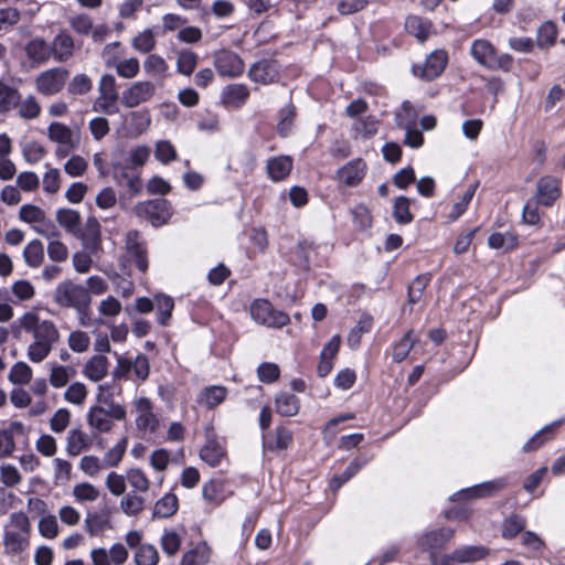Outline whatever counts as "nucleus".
I'll return each instance as SVG.
<instances>
[{
	"mask_svg": "<svg viewBox=\"0 0 565 565\" xmlns=\"http://www.w3.org/2000/svg\"><path fill=\"white\" fill-rule=\"evenodd\" d=\"M22 330L32 337L26 348V358L32 363L43 362L60 341V331L50 319H41L34 310L23 312L12 324V330Z\"/></svg>",
	"mask_w": 565,
	"mask_h": 565,
	"instance_id": "obj_1",
	"label": "nucleus"
},
{
	"mask_svg": "<svg viewBox=\"0 0 565 565\" xmlns=\"http://www.w3.org/2000/svg\"><path fill=\"white\" fill-rule=\"evenodd\" d=\"M32 525L24 512H12L3 525L4 554L18 556L25 553L31 543Z\"/></svg>",
	"mask_w": 565,
	"mask_h": 565,
	"instance_id": "obj_2",
	"label": "nucleus"
},
{
	"mask_svg": "<svg viewBox=\"0 0 565 565\" xmlns=\"http://www.w3.org/2000/svg\"><path fill=\"white\" fill-rule=\"evenodd\" d=\"M54 301L61 307L74 308L78 313H82L90 305V295L84 286L67 280L56 287Z\"/></svg>",
	"mask_w": 565,
	"mask_h": 565,
	"instance_id": "obj_3",
	"label": "nucleus"
},
{
	"mask_svg": "<svg viewBox=\"0 0 565 565\" xmlns=\"http://www.w3.org/2000/svg\"><path fill=\"white\" fill-rule=\"evenodd\" d=\"M127 412L124 405H113L105 407L104 405H93L87 412L88 426L99 433H109L115 422L125 420Z\"/></svg>",
	"mask_w": 565,
	"mask_h": 565,
	"instance_id": "obj_4",
	"label": "nucleus"
},
{
	"mask_svg": "<svg viewBox=\"0 0 565 565\" xmlns=\"http://www.w3.org/2000/svg\"><path fill=\"white\" fill-rule=\"evenodd\" d=\"M47 138L57 145L54 152L57 159L66 158L71 152L77 150L81 143L79 132L60 121L49 125Z\"/></svg>",
	"mask_w": 565,
	"mask_h": 565,
	"instance_id": "obj_5",
	"label": "nucleus"
},
{
	"mask_svg": "<svg viewBox=\"0 0 565 565\" xmlns=\"http://www.w3.org/2000/svg\"><path fill=\"white\" fill-rule=\"evenodd\" d=\"M119 94L116 78L111 74H104L98 81V96L93 104V110L106 115H114L118 111L117 102Z\"/></svg>",
	"mask_w": 565,
	"mask_h": 565,
	"instance_id": "obj_6",
	"label": "nucleus"
},
{
	"mask_svg": "<svg viewBox=\"0 0 565 565\" xmlns=\"http://www.w3.org/2000/svg\"><path fill=\"white\" fill-rule=\"evenodd\" d=\"M249 315L259 324L269 328H282L290 322L289 316L276 310L271 303L265 299H257L249 306Z\"/></svg>",
	"mask_w": 565,
	"mask_h": 565,
	"instance_id": "obj_7",
	"label": "nucleus"
},
{
	"mask_svg": "<svg viewBox=\"0 0 565 565\" xmlns=\"http://www.w3.org/2000/svg\"><path fill=\"white\" fill-rule=\"evenodd\" d=\"M68 71L64 67H53L41 72L34 78V86L43 96H54L62 92L68 78Z\"/></svg>",
	"mask_w": 565,
	"mask_h": 565,
	"instance_id": "obj_8",
	"label": "nucleus"
},
{
	"mask_svg": "<svg viewBox=\"0 0 565 565\" xmlns=\"http://www.w3.org/2000/svg\"><path fill=\"white\" fill-rule=\"evenodd\" d=\"M134 212L153 226H161L171 217L170 204L164 199L140 202L134 207Z\"/></svg>",
	"mask_w": 565,
	"mask_h": 565,
	"instance_id": "obj_9",
	"label": "nucleus"
},
{
	"mask_svg": "<svg viewBox=\"0 0 565 565\" xmlns=\"http://www.w3.org/2000/svg\"><path fill=\"white\" fill-rule=\"evenodd\" d=\"M562 194V181L553 175H543L536 181L533 200L536 204L551 207Z\"/></svg>",
	"mask_w": 565,
	"mask_h": 565,
	"instance_id": "obj_10",
	"label": "nucleus"
},
{
	"mask_svg": "<svg viewBox=\"0 0 565 565\" xmlns=\"http://www.w3.org/2000/svg\"><path fill=\"white\" fill-rule=\"evenodd\" d=\"M156 93V85L150 81H138L129 85L121 94V103L127 108H135L149 102Z\"/></svg>",
	"mask_w": 565,
	"mask_h": 565,
	"instance_id": "obj_11",
	"label": "nucleus"
},
{
	"mask_svg": "<svg viewBox=\"0 0 565 565\" xmlns=\"http://www.w3.org/2000/svg\"><path fill=\"white\" fill-rule=\"evenodd\" d=\"M135 424L138 430L153 433L159 426V419L153 413V405L147 397L140 396L134 402Z\"/></svg>",
	"mask_w": 565,
	"mask_h": 565,
	"instance_id": "obj_12",
	"label": "nucleus"
},
{
	"mask_svg": "<svg viewBox=\"0 0 565 565\" xmlns=\"http://www.w3.org/2000/svg\"><path fill=\"white\" fill-rule=\"evenodd\" d=\"M19 218L28 224L41 235L52 237L57 235V231L53 224L45 223V213L42 209L33 204H25L20 207Z\"/></svg>",
	"mask_w": 565,
	"mask_h": 565,
	"instance_id": "obj_13",
	"label": "nucleus"
},
{
	"mask_svg": "<svg viewBox=\"0 0 565 565\" xmlns=\"http://www.w3.org/2000/svg\"><path fill=\"white\" fill-rule=\"evenodd\" d=\"M448 62V55L445 50H435L425 60L423 66H413V72L423 79L433 81L445 70Z\"/></svg>",
	"mask_w": 565,
	"mask_h": 565,
	"instance_id": "obj_14",
	"label": "nucleus"
},
{
	"mask_svg": "<svg viewBox=\"0 0 565 565\" xmlns=\"http://www.w3.org/2000/svg\"><path fill=\"white\" fill-rule=\"evenodd\" d=\"M125 249L129 257L134 260L136 267L146 273L148 269L146 243L136 230H130L125 236Z\"/></svg>",
	"mask_w": 565,
	"mask_h": 565,
	"instance_id": "obj_15",
	"label": "nucleus"
},
{
	"mask_svg": "<svg viewBox=\"0 0 565 565\" xmlns=\"http://www.w3.org/2000/svg\"><path fill=\"white\" fill-rule=\"evenodd\" d=\"M455 531L450 527H441L423 534L417 543L423 551L430 554L431 559L435 558L438 551L443 550L447 543L454 537Z\"/></svg>",
	"mask_w": 565,
	"mask_h": 565,
	"instance_id": "obj_16",
	"label": "nucleus"
},
{
	"mask_svg": "<svg viewBox=\"0 0 565 565\" xmlns=\"http://www.w3.org/2000/svg\"><path fill=\"white\" fill-rule=\"evenodd\" d=\"M200 458L211 467H217L226 459L225 448L216 439L213 428L206 429V441L200 450Z\"/></svg>",
	"mask_w": 565,
	"mask_h": 565,
	"instance_id": "obj_17",
	"label": "nucleus"
},
{
	"mask_svg": "<svg viewBox=\"0 0 565 565\" xmlns=\"http://www.w3.org/2000/svg\"><path fill=\"white\" fill-rule=\"evenodd\" d=\"M244 61L233 52L223 51L215 60V67L222 76L235 77L244 72Z\"/></svg>",
	"mask_w": 565,
	"mask_h": 565,
	"instance_id": "obj_18",
	"label": "nucleus"
},
{
	"mask_svg": "<svg viewBox=\"0 0 565 565\" xmlns=\"http://www.w3.org/2000/svg\"><path fill=\"white\" fill-rule=\"evenodd\" d=\"M365 172L366 164L361 159H355L338 170L337 179L348 186H355L363 180Z\"/></svg>",
	"mask_w": 565,
	"mask_h": 565,
	"instance_id": "obj_19",
	"label": "nucleus"
},
{
	"mask_svg": "<svg viewBox=\"0 0 565 565\" xmlns=\"http://www.w3.org/2000/svg\"><path fill=\"white\" fill-rule=\"evenodd\" d=\"M92 438L82 429L74 428L67 433L65 451L71 457L79 456L92 447Z\"/></svg>",
	"mask_w": 565,
	"mask_h": 565,
	"instance_id": "obj_20",
	"label": "nucleus"
},
{
	"mask_svg": "<svg viewBox=\"0 0 565 565\" xmlns=\"http://www.w3.org/2000/svg\"><path fill=\"white\" fill-rule=\"evenodd\" d=\"M278 68L275 61L263 60L249 67V78L256 83L268 84L276 79Z\"/></svg>",
	"mask_w": 565,
	"mask_h": 565,
	"instance_id": "obj_21",
	"label": "nucleus"
},
{
	"mask_svg": "<svg viewBox=\"0 0 565 565\" xmlns=\"http://www.w3.org/2000/svg\"><path fill=\"white\" fill-rule=\"evenodd\" d=\"M76 375V369L72 365H63L57 362H51L49 364V377L50 385L54 388H63L67 386L70 381Z\"/></svg>",
	"mask_w": 565,
	"mask_h": 565,
	"instance_id": "obj_22",
	"label": "nucleus"
},
{
	"mask_svg": "<svg viewBox=\"0 0 565 565\" xmlns=\"http://www.w3.org/2000/svg\"><path fill=\"white\" fill-rule=\"evenodd\" d=\"M494 46L484 39L475 40L470 47L471 56L484 67H492L494 65Z\"/></svg>",
	"mask_w": 565,
	"mask_h": 565,
	"instance_id": "obj_23",
	"label": "nucleus"
},
{
	"mask_svg": "<svg viewBox=\"0 0 565 565\" xmlns=\"http://www.w3.org/2000/svg\"><path fill=\"white\" fill-rule=\"evenodd\" d=\"M489 548L481 545H465L450 553V558L457 564L478 562L486 558Z\"/></svg>",
	"mask_w": 565,
	"mask_h": 565,
	"instance_id": "obj_24",
	"label": "nucleus"
},
{
	"mask_svg": "<svg viewBox=\"0 0 565 565\" xmlns=\"http://www.w3.org/2000/svg\"><path fill=\"white\" fill-rule=\"evenodd\" d=\"M51 47L54 58L57 62H65L73 56L75 43L68 33L61 32L54 38Z\"/></svg>",
	"mask_w": 565,
	"mask_h": 565,
	"instance_id": "obj_25",
	"label": "nucleus"
},
{
	"mask_svg": "<svg viewBox=\"0 0 565 565\" xmlns=\"http://www.w3.org/2000/svg\"><path fill=\"white\" fill-rule=\"evenodd\" d=\"M25 53L32 62L43 64L50 60L52 47L44 39L34 38L26 43Z\"/></svg>",
	"mask_w": 565,
	"mask_h": 565,
	"instance_id": "obj_26",
	"label": "nucleus"
},
{
	"mask_svg": "<svg viewBox=\"0 0 565 565\" xmlns=\"http://www.w3.org/2000/svg\"><path fill=\"white\" fill-rule=\"evenodd\" d=\"M108 373V360L104 355H93L83 366L84 376L92 382L102 381Z\"/></svg>",
	"mask_w": 565,
	"mask_h": 565,
	"instance_id": "obj_27",
	"label": "nucleus"
},
{
	"mask_svg": "<svg viewBox=\"0 0 565 565\" xmlns=\"http://www.w3.org/2000/svg\"><path fill=\"white\" fill-rule=\"evenodd\" d=\"M292 169V159L289 156H278L268 159L267 172L273 181H281L286 179Z\"/></svg>",
	"mask_w": 565,
	"mask_h": 565,
	"instance_id": "obj_28",
	"label": "nucleus"
},
{
	"mask_svg": "<svg viewBox=\"0 0 565 565\" xmlns=\"http://www.w3.org/2000/svg\"><path fill=\"white\" fill-rule=\"evenodd\" d=\"M107 67H115L118 76L131 79L135 78L140 71L138 58L129 57L125 60H117L116 57H108L105 61Z\"/></svg>",
	"mask_w": 565,
	"mask_h": 565,
	"instance_id": "obj_29",
	"label": "nucleus"
},
{
	"mask_svg": "<svg viewBox=\"0 0 565 565\" xmlns=\"http://www.w3.org/2000/svg\"><path fill=\"white\" fill-rule=\"evenodd\" d=\"M227 390L221 385L204 387L196 397V403L206 408H214L226 397Z\"/></svg>",
	"mask_w": 565,
	"mask_h": 565,
	"instance_id": "obj_30",
	"label": "nucleus"
},
{
	"mask_svg": "<svg viewBox=\"0 0 565 565\" xmlns=\"http://www.w3.org/2000/svg\"><path fill=\"white\" fill-rule=\"evenodd\" d=\"M83 246L93 255H96L102 248L100 225L95 218L87 221L86 230L83 235Z\"/></svg>",
	"mask_w": 565,
	"mask_h": 565,
	"instance_id": "obj_31",
	"label": "nucleus"
},
{
	"mask_svg": "<svg viewBox=\"0 0 565 565\" xmlns=\"http://www.w3.org/2000/svg\"><path fill=\"white\" fill-rule=\"evenodd\" d=\"M505 486V480L500 478L462 490L458 492L457 495H471L475 498L490 497L501 491Z\"/></svg>",
	"mask_w": 565,
	"mask_h": 565,
	"instance_id": "obj_32",
	"label": "nucleus"
},
{
	"mask_svg": "<svg viewBox=\"0 0 565 565\" xmlns=\"http://www.w3.org/2000/svg\"><path fill=\"white\" fill-rule=\"evenodd\" d=\"M276 412L280 416L291 417L298 414L300 408L299 398L287 392H280L275 397Z\"/></svg>",
	"mask_w": 565,
	"mask_h": 565,
	"instance_id": "obj_33",
	"label": "nucleus"
},
{
	"mask_svg": "<svg viewBox=\"0 0 565 565\" xmlns=\"http://www.w3.org/2000/svg\"><path fill=\"white\" fill-rule=\"evenodd\" d=\"M247 97V88L243 84L227 85L222 93V102L227 107H241Z\"/></svg>",
	"mask_w": 565,
	"mask_h": 565,
	"instance_id": "obj_34",
	"label": "nucleus"
},
{
	"mask_svg": "<svg viewBox=\"0 0 565 565\" xmlns=\"http://www.w3.org/2000/svg\"><path fill=\"white\" fill-rule=\"evenodd\" d=\"M14 107L18 110L20 118L24 120H34L41 115V104L34 95H28L23 99H19Z\"/></svg>",
	"mask_w": 565,
	"mask_h": 565,
	"instance_id": "obj_35",
	"label": "nucleus"
},
{
	"mask_svg": "<svg viewBox=\"0 0 565 565\" xmlns=\"http://www.w3.org/2000/svg\"><path fill=\"white\" fill-rule=\"evenodd\" d=\"M121 391V386L115 382L99 384L96 393V405H104L105 407L120 405L119 403L115 402V396L119 395Z\"/></svg>",
	"mask_w": 565,
	"mask_h": 565,
	"instance_id": "obj_36",
	"label": "nucleus"
},
{
	"mask_svg": "<svg viewBox=\"0 0 565 565\" xmlns=\"http://www.w3.org/2000/svg\"><path fill=\"white\" fill-rule=\"evenodd\" d=\"M210 547L202 542L183 554L181 565H205L210 561Z\"/></svg>",
	"mask_w": 565,
	"mask_h": 565,
	"instance_id": "obj_37",
	"label": "nucleus"
},
{
	"mask_svg": "<svg viewBox=\"0 0 565 565\" xmlns=\"http://www.w3.org/2000/svg\"><path fill=\"white\" fill-rule=\"evenodd\" d=\"M25 264L31 268H38L44 260V246L41 241L29 242L22 253Z\"/></svg>",
	"mask_w": 565,
	"mask_h": 565,
	"instance_id": "obj_38",
	"label": "nucleus"
},
{
	"mask_svg": "<svg viewBox=\"0 0 565 565\" xmlns=\"http://www.w3.org/2000/svg\"><path fill=\"white\" fill-rule=\"evenodd\" d=\"M143 70L151 77L164 79L168 76L169 65L162 56L149 54L143 62Z\"/></svg>",
	"mask_w": 565,
	"mask_h": 565,
	"instance_id": "obj_39",
	"label": "nucleus"
},
{
	"mask_svg": "<svg viewBox=\"0 0 565 565\" xmlns=\"http://www.w3.org/2000/svg\"><path fill=\"white\" fill-rule=\"evenodd\" d=\"M179 508V501L174 493H166L159 499L153 508V516L170 518L174 515Z\"/></svg>",
	"mask_w": 565,
	"mask_h": 565,
	"instance_id": "obj_40",
	"label": "nucleus"
},
{
	"mask_svg": "<svg viewBox=\"0 0 565 565\" xmlns=\"http://www.w3.org/2000/svg\"><path fill=\"white\" fill-rule=\"evenodd\" d=\"M154 308L157 309V320L161 326H167L172 316L174 301L170 296L157 294L154 296Z\"/></svg>",
	"mask_w": 565,
	"mask_h": 565,
	"instance_id": "obj_41",
	"label": "nucleus"
},
{
	"mask_svg": "<svg viewBox=\"0 0 565 565\" xmlns=\"http://www.w3.org/2000/svg\"><path fill=\"white\" fill-rule=\"evenodd\" d=\"M416 342L413 331H407L403 338L393 345L392 359L395 363L403 362L414 348Z\"/></svg>",
	"mask_w": 565,
	"mask_h": 565,
	"instance_id": "obj_42",
	"label": "nucleus"
},
{
	"mask_svg": "<svg viewBox=\"0 0 565 565\" xmlns=\"http://www.w3.org/2000/svg\"><path fill=\"white\" fill-rule=\"evenodd\" d=\"M126 478L135 493H145L150 489V479L140 468L128 469Z\"/></svg>",
	"mask_w": 565,
	"mask_h": 565,
	"instance_id": "obj_43",
	"label": "nucleus"
},
{
	"mask_svg": "<svg viewBox=\"0 0 565 565\" xmlns=\"http://www.w3.org/2000/svg\"><path fill=\"white\" fill-rule=\"evenodd\" d=\"M516 245L518 237L512 232H495L488 237V246L493 249H503L507 252L513 249Z\"/></svg>",
	"mask_w": 565,
	"mask_h": 565,
	"instance_id": "obj_44",
	"label": "nucleus"
},
{
	"mask_svg": "<svg viewBox=\"0 0 565 565\" xmlns=\"http://www.w3.org/2000/svg\"><path fill=\"white\" fill-rule=\"evenodd\" d=\"M292 441V433L285 426H278L274 435L266 440V445L270 450H285Z\"/></svg>",
	"mask_w": 565,
	"mask_h": 565,
	"instance_id": "obj_45",
	"label": "nucleus"
},
{
	"mask_svg": "<svg viewBox=\"0 0 565 565\" xmlns=\"http://www.w3.org/2000/svg\"><path fill=\"white\" fill-rule=\"evenodd\" d=\"M145 499L135 492L126 494L120 500V509L128 516H136L141 513L145 509Z\"/></svg>",
	"mask_w": 565,
	"mask_h": 565,
	"instance_id": "obj_46",
	"label": "nucleus"
},
{
	"mask_svg": "<svg viewBox=\"0 0 565 565\" xmlns=\"http://www.w3.org/2000/svg\"><path fill=\"white\" fill-rule=\"evenodd\" d=\"M93 88L92 78L84 73L75 74L67 84V92L72 96L88 94Z\"/></svg>",
	"mask_w": 565,
	"mask_h": 565,
	"instance_id": "obj_47",
	"label": "nucleus"
},
{
	"mask_svg": "<svg viewBox=\"0 0 565 565\" xmlns=\"http://www.w3.org/2000/svg\"><path fill=\"white\" fill-rule=\"evenodd\" d=\"M159 559L157 548L148 543L140 545L134 555L135 565H158Z\"/></svg>",
	"mask_w": 565,
	"mask_h": 565,
	"instance_id": "obj_48",
	"label": "nucleus"
},
{
	"mask_svg": "<svg viewBox=\"0 0 565 565\" xmlns=\"http://www.w3.org/2000/svg\"><path fill=\"white\" fill-rule=\"evenodd\" d=\"M406 31L424 42L429 36V23L417 15L408 17L405 21Z\"/></svg>",
	"mask_w": 565,
	"mask_h": 565,
	"instance_id": "obj_49",
	"label": "nucleus"
},
{
	"mask_svg": "<svg viewBox=\"0 0 565 565\" xmlns=\"http://www.w3.org/2000/svg\"><path fill=\"white\" fill-rule=\"evenodd\" d=\"M56 221L67 232L75 233L81 224V215L75 210L60 209L56 212Z\"/></svg>",
	"mask_w": 565,
	"mask_h": 565,
	"instance_id": "obj_50",
	"label": "nucleus"
},
{
	"mask_svg": "<svg viewBox=\"0 0 565 565\" xmlns=\"http://www.w3.org/2000/svg\"><path fill=\"white\" fill-rule=\"evenodd\" d=\"M88 395L86 385L82 382H73L63 394L64 399L73 405L81 406L85 403Z\"/></svg>",
	"mask_w": 565,
	"mask_h": 565,
	"instance_id": "obj_51",
	"label": "nucleus"
},
{
	"mask_svg": "<svg viewBox=\"0 0 565 565\" xmlns=\"http://www.w3.org/2000/svg\"><path fill=\"white\" fill-rule=\"evenodd\" d=\"M372 326H373V319L371 316H369V315L361 316L358 323L350 331V333L348 335V344L351 348L358 347L360 343V340H361V335L363 333L370 332L372 329Z\"/></svg>",
	"mask_w": 565,
	"mask_h": 565,
	"instance_id": "obj_52",
	"label": "nucleus"
},
{
	"mask_svg": "<svg viewBox=\"0 0 565 565\" xmlns=\"http://www.w3.org/2000/svg\"><path fill=\"white\" fill-rule=\"evenodd\" d=\"M198 64V55L196 53L190 50H183L178 53L177 58V71L185 76H190Z\"/></svg>",
	"mask_w": 565,
	"mask_h": 565,
	"instance_id": "obj_53",
	"label": "nucleus"
},
{
	"mask_svg": "<svg viewBox=\"0 0 565 565\" xmlns=\"http://www.w3.org/2000/svg\"><path fill=\"white\" fill-rule=\"evenodd\" d=\"M19 99L20 93L15 88L0 82V113L10 111Z\"/></svg>",
	"mask_w": 565,
	"mask_h": 565,
	"instance_id": "obj_54",
	"label": "nucleus"
},
{
	"mask_svg": "<svg viewBox=\"0 0 565 565\" xmlns=\"http://www.w3.org/2000/svg\"><path fill=\"white\" fill-rule=\"evenodd\" d=\"M202 495L203 499L211 504H221L225 499V495L223 493V484L215 480H211L204 483L202 488Z\"/></svg>",
	"mask_w": 565,
	"mask_h": 565,
	"instance_id": "obj_55",
	"label": "nucleus"
},
{
	"mask_svg": "<svg viewBox=\"0 0 565 565\" xmlns=\"http://www.w3.org/2000/svg\"><path fill=\"white\" fill-rule=\"evenodd\" d=\"M151 119L148 111H132L129 114V130L131 134L139 136L150 126Z\"/></svg>",
	"mask_w": 565,
	"mask_h": 565,
	"instance_id": "obj_56",
	"label": "nucleus"
},
{
	"mask_svg": "<svg viewBox=\"0 0 565 565\" xmlns=\"http://www.w3.org/2000/svg\"><path fill=\"white\" fill-rule=\"evenodd\" d=\"M72 493L78 502H94L99 497V490L89 482L75 484Z\"/></svg>",
	"mask_w": 565,
	"mask_h": 565,
	"instance_id": "obj_57",
	"label": "nucleus"
},
{
	"mask_svg": "<svg viewBox=\"0 0 565 565\" xmlns=\"http://www.w3.org/2000/svg\"><path fill=\"white\" fill-rule=\"evenodd\" d=\"M127 439H120L115 446H113L103 457V465L105 468H111L119 465L126 452Z\"/></svg>",
	"mask_w": 565,
	"mask_h": 565,
	"instance_id": "obj_58",
	"label": "nucleus"
},
{
	"mask_svg": "<svg viewBox=\"0 0 565 565\" xmlns=\"http://www.w3.org/2000/svg\"><path fill=\"white\" fill-rule=\"evenodd\" d=\"M393 216L398 224H408L413 221L409 210V200L406 196L396 198L393 205Z\"/></svg>",
	"mask_w": 565,
	"mask_h": 565,
	"instance_id": "obj_59",
	"label": "nucleus"
},
{
	"mask_svg": "<svg viewBox=\"0 0 565 565\" xmlns=\"http://www.w3.org/2000/svg\"><path fill=\"white\" fill-rule=\"evenodd\" d=\"M429 282V275L417 276L408 286V302L412 305L417 303L422 299L424 291Z\"/></svg>",
	"mask_w": 565,
	"mask_h": 565,
	"instance_id": "obj_60",
	"label": "nucleus"
},
{
	"mask_svg": "<svg viewBox=\"0 0 565 565\" xmlns=\"http://www.w3.org/2000/svg\"><path fill=\"white\" fill-rule=\"evenodd\" d=\"M132 47L140 53H149L156 46V38L151 30L146 29L131 41Z\"/></svg>",
	"mask_w": 565,
	"mask_h": 565,
	"instance_id": "obj_61",
	"label": "nucleus"
},
{
	"mask_svg": "<svg viewBox=\"0 0 565 565\" xmlns=\"http://www.w3.org/2000/svg\"><path fill=\"white\" fill-rule=\"evenodd\" d=\"M39 533L47 540H53L58 535V523L53 514H44L38 522Z\"/></svg>",
	"mask_w": 565,
	"mask_h": 565,
	"instance_id": "obj_62",
	"label": "nucleus"
},
{
	"mask_svg": "<svg viewBox=\"0 0 565 565\" xmlns=\"http://www.w3.org/2000/svg\"><path fill=\"white\" fill-rule=\"evenodd\" d=\"M557 35L556 25L551 22H544L537 31L536 42L542 49L550 47L555 43Z\"/></svg>",
	"mask_w": 565,
	"mask_h": 565,
	"instance_id": "obj_63",
	"label": "nucleus"
},
{
	"mask_svg": "<svg viewBox=\"0 0 565 565\" xmlns=\"http://www.w3.org/2000/svg\"><path fill=\"white\" fill-rule=\"evenodd\" d=\"M526 525L525 519L521 515L513 514L504 520L502 526V536L512 539L520 534Z\"/></svg>",
	"mask_w": 565,
	"mask_h": 565,
	"instance_id": "obj_64",
	"label": "nucleus"
}]
</instances>
